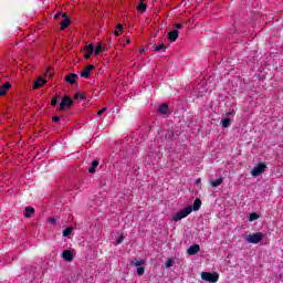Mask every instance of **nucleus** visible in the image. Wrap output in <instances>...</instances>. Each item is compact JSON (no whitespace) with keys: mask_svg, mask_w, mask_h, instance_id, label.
Masks as SVG:
<instances>
[{"mask_svg":"<svg viewBox=\"0 0 283 283\" xmlns=\"http://www.w3.org/2000/svg\"><path fill=\"white\" fill-rule=\"evenodd\" d=\"M244 239H245V242H248V244H260V242L264 240V233L256 232V233L248 234Z\"/></svg>","mask_w":283,"mask_h":283,"instance_id":"1","label":"nucleus"},{"mask_svg":"<svg viewBox=\"0 0 283 283\" xmlns=\"http://www.w3.org/2000/svg\"><path fill=\"white\" fill-rule=\"evenodd\" d=\"M54 19H63L61 22H60V30H65L67 28H70V23H72V21L70 20V18H67V13H62V12H57L55 15H54Z\"/></svg>","mask_w":283,"mask_h":283,"instance_id":"2","label":"nucleus"},{"mask_svg":"<svg viewBox=\"0 0 283 283\" xmlns=\"http://www.w3.org/2000/svg\"><path fill=\"white\" fill-rule=\"evenodd\" d=\"M193 211V208L191 206L186 207L184 210L177 212L174 217L172 220L175 222H180L184 218H187V216L191 214Z\"/></svg>","mask_w":283,"mask_h":283,"instance_id":"3","label":"nucleus"},{"mask_svg":"<svg viewBox=\"0 0 283 283\" xmlns=\"http://www.w3.org/2000/svg\"><path fill=\"white\" fill-rule=\"evenodd\" d=\"M201 280L205 282L216 283L218 280H220V275L217 272H202Z\"/></svg>","mask_w":283,"mask_h":283,"instance_id":"4","label":"nucleus"},{"mask_svg":"<svg viewBox=\"0 0 283 283\" xmlns=\"http://www.w3.org/2000/svg\"><path fill=\"white\" fill-rule=\"evenodd\" d=\"M74 105V101L69 95H64L62 102L60 103V112H65V109H70Z\"/></svg>","mask_w":283,"mask_h":283,"instance_id":"5","label":"nucleus"},{"mask_svg":"<svg viewBox=\"0 0 283 283\" xmlns=\"http://www.w3.org/2000/svg\"><path fill=\"white\" fill-rule=\"evenodd\" d=\"M264 169H266V164L259 163L251 171V176L258 178V176H262L264 174Z\"/></svg>","mask_w":283,"mask_h":283,"instance_id":"6","label":"nucleus"},{"mask_svg":"<svg viewBox=\"0 0 283 283\" xmlns=\"http://www.w3.org/2000/svg\"><path fill=\"white\" fill-rule=\"evenodd\" d=\"M78 78V75L76 73H70L64 77V81L69 83L70 85H74Z\"/></svg>","mask_w":283,"mask_h":283,"instance_id":"7","label":"nucleus"},{"mask_svg":"<svg viewBox=\"0 0 283 283\" xmlns=\"http://www.w3.org/2000/svg\"><path fill=\"white\" fill-rule=\"evenodd\" d=\"M92 70H94V65L90 64L85 66V69L81 72L82 78H90V75L92 74Z\"/></svg>","mask_w":283,"mask_h":283,"instance_id":"8","label":"nucleus"},{"mask_svg":"<svg viewBox=\"0 0 283 283\" xmlns=\"http://www.w3.org/2000/svg\"><path fill=\"white\" fill-rule=\"evenodd\" d=\"M48 83V80L43 77H39L34 83H33V90H41L45 84Z\"/></svg>","mask_w":283,"mask_h":283,"instance_id":"9","label":"nucleus"},{"mask_svg":"<svg viewBox=\"0 0 283 283\" xmlns=\"http://www.w3.org/2000/svg\"><path fill=\"white\" fill-rule=\"evenodd\" d=\"M62 258L65 260V262H73L74 261V254L70 250H64L62 252Z\"/></svg>","mask_w":283,"mask_h":283,"instance_id":"10","label":"nucleus"},{"mask_svg":"<svg viewBox=\"0 0 283 283\" xmlns=\"http://www.w3.org/2000/svg\"><path fill=\"white\" fill-rule=\"evenodd\" d=\"M178 30H172L168 33V40L170 41V43H176V41H178Z\"/></svg>","mask_w":283,"mask_h":283,"instance_id":"11","label":"nucleus"},{"mask_svg":"<svg viewBox=\"0 0 283 283\" xmlns=\"http://www.w3.org/2000/svg\"><path fill=\"white\" fill-rule=\"evenodd\" d=\"M86 54H84V59H90L92 54H94V44H88L84 48Z\"/></svg>","mask_w":283,"mask_h":283,"instance_id":"12","label":"nucleus"},{"mask_svg":"<svg viewBox=\"0 0 283 283\" xmlns=\"http://www.w3.org/2000/svg\"><path fill=\"white\" fill-rule=\"evenodd\" d=\"M200 252V245L199 244H193L191 245L188 250L187 253L188 255H196L197 253Z\"/></svg>","mask_w":283,"mask_h":283,"instance_id":"13","label":"nucleus"},{"mask_svg":"<svg viewBox=\"0 0 283 283\" xmlns=\"http://www.w3.org/2000/svg\"><path fill=\"white\" fill-rule=\"evenodd\" d=\"M12 87L10 82H6L1 87H0V96H6L8 94V91Z\"/></svg>","mask_w":283,"mask_h":283,"instance_id":"14","label":"nucleus"},{"mask_svg":"<svg viewBox=\"0 0 283 283\" xmlns=\"http://www.w3.org/2000/svg\"><path fill=\"white\" fill-rule=\"evenodd\" d=\"M200 207H202V200H200V198H197L191 206L192 211H200Z\"/></svg>","mask_w":283,"mask_h":283,"instance_id":"15","label":"nucleus"},{"mask_svg":"<svg viewBox=\"0 0 283 283\" xmlns=\"http://www.w3.org/2000/svg\"><path fill=\"white\" fill-rule=\"evenodd\" d=\"M159 114H168L169 112V105L167 104H161L158 108Z\"/></svg>","mask_w":283,"mask_h":283,"instance_id":"16","label":"nucleus"},{"mask_svg":"<svg viewBox=\"0 0 283 283\" xmlns=\"http://www.w3.org/2000/svg\"><path fill=\"white\" fill-rule=\"evenodd\" d=\"M98 167V160H94L88 168V174H96V168Z\"/></svg>","mask_w":283,"mask_h":283,"instance_id":"17","label":"nucleus"},{"mask_svg":"<svg viewBox=\"0 0 283 283\" xmlns=\"http://www.w3.org/2000/svg\"><path fill=\"white\" fill-rule=\"evenodd\" d=\"M24 211V218H32V213H34V209L32 207H25Z\"/></svg>","mask_w":283,"mask_h":283,"instance_id":"18","label":"nucleus"},{"mask_svg":"<svg viewBox=\"0 0 283 283\" xmlns=\"http://www.w3.org/2000/svg\"><path fill=\"white\" fill-rule=\"evenodd\" d=\"M137 11L138 12H147V4L145 2L140 1L139 4L137 6Z\"/></svg>","mask_w":283,"mask_h":283,"instance_id":"19","label":"nucleus"},{"mask_svg":"<svg viewBox=\"0 0 283 283\" xmlns=\"http://www.w3.org/2000/svg\"><path fill=\"white\" fill-rule=\"evenodd\" d=\"M222 182H224V179L222 177H220L216 181H210V185H211V187L216 188V187H220V185H222Z\"/></svg>","mask_w":283,"mask_h":283,"instance_id":"20","label":"nucleus"},{"mask_svg":"<svg viewBox=\"0 0 283 283\" xmlns=\"http://www.w3.org/2000/svg\"><path fill=\"white\" fill-rule=\"evenodd\" d=\"M132 266H143V264H145V260H138L135 259L130 262Z\"/></svg>","mask_w":283,"mask_h":283,"instance_id":"21","label":"nucleus"},{"mask_svg":"<svg viewBox=\"0 0 283 283\" xmlns=\"http://www.w3.org/2000/svg\"><path fill=\"white\" fill-rule=\"evenodd\" d=\"M115 36H120L123 34V24H117L116 30L114 32Z\"/></svg>","mask_w":283,"mask_h":283,"instance_id":"22","label":"nucleus"},{"mask_svg":"<svg viewBox=\"0 0 283 283\" xmlns=\"http://www.w3.org/2000/svg\"><path fill=\"white\" fill-rule=\"evenodd\" d=\"M59 101H61V96L55 95L51 101L52 107H56L59 105Z\"/></svg>","mask_w":283,"mask_h":283,"instance_id":"23","label":"nucleus"},{"mask_svg":"<svg viewBox=\"0 0 283 283\" xmlns=\"http://www.w3.org/2000/svg\"><path fill=\"white\" fill-rule=\"evenodd\" d=\"M221 125H222L223 128L227 129V127H229L231 125V119L230 118L221 119Z\"/></svg>","mask_w":283,"mask_h":283,"instance_id":"24","label":"nucleus"},{"mask_svg":"<svg viewBox=\"0 0 283 283\" xmlns=\"http://www.w3.org/2000/svg\"><path fill=\"white\" fill-rule=\"evenodd\" d=\"M260 219V214L259 213H255V212H252L250 213V222H255V220H259Z\"/></svg>","mask_w":283,"mask_h":283,"instance_id":"25","label":"nucleus"},{"mask_svg":"<svg viewBox=\"0 0 283 283\" xmlns=\"http://www.w3.org/2000/svg\"><path fill=\"white\" fill-rule=\"evenodd\" d=\"M72 231H73V229L72 228H66V229H64L63 230V237L64 238H67L69 235H72Z\"/></svg>","mask_w":283,"mask_h":283,"instance_id":"26","label":"nucleus"},{"mask_svg":"<svg viewBox=\"0 0 283 283\" xmlns=\"http://www.w3.org/2000/svg\"><path fill=\"white\" fill-rule=\"evenodd\" d=\"M166 269H171L174 266V259H168L165 263Z\"/></svg>","mask_w":283,"mask_h":283,"instance_id":"27","label":"nucleus"},{"mask_svg":"<svg viewBox=\"0 0 283 283\" xmlns=\"http://www.w3.org/2000/svg\"><path fill=\"white\" fill-rule=\"evenodd\" d=\"M75 101H77V98H80L81 101H83L85 98V94L84 93H76L74 96Z\"/></svg>","mask_w":283,"mask_h":283,"instance_id":"28","label":"nucleus"},{"mask_svg":"<svg viewBox=\"0 0 283 283\" xmlns=\"http://www.w3.org/2000/svg\"><path fill=\"white\" fill-rule=\"evenodd\" d=\"M137 275H139V276L145 275V268H143V266L137 268Z\"/></svg>","mask_w":283,"mask_h":283,"instance_id":"29","label":"nucleus"},{"mask_svg":"<svg viewBox=\"0 0 283 283\" xmlns=\"http://www.w3.org/2000/svg\"><path fill=\"white\" fill-rule=\"evenodd\" d=\"M103 50V46L99 44L95 48V56H98V54H101V51Z\"/></svg>","mask_w":283,"mask_h":283,"instance_id":"30","label":"nucleus"},{"mask_svg":"<svg viewBox=\"0 0 283 283\" xmlns=\"http://www.w3.org/2000/svg\"><path fill=\"white\" fill-rule=\"evenodd\" d=\"M160 50H166L165 44H159L155 46V52H160Z\"/></svg>","mask_w":283,"mask_h":283,"instance_id":"31","label":"nucleus"},{"mask_svg":"<svg viewBox=\"0 0 283 283\" xmlns=\"http://www.w3.org/2000/svg\"><path fill=\"white\" fill-rule=\"evenodd\" d=\"M105 112H107V107H104V108L99 109L97 112V116H103V114H105Z\"/></svg>","mask_w":283,"mask_h":283,"instance_id":"32","label":"nucleus"},{"mask_svg":"<svg viewBox=\"0 0 283 283\" xmlns=\"http://www.w3.org/2000/svg\"><path fill=\"white\" fill-rule=\"evenodd\" d=\"M52 120H53V123H60V122H61V116L54 115V116L52 117Z\"/></svg>","mask_w":283,"mask_h":283,"instance_id":"33","label":"nucleus"},{"mask_svg":"<svg viewBox=\"0 0 283 283\" xmlns=\"http://www.w3.org/2000/svg\"><path fill=\"white\" fill-rule=\"evenodd\" d=\"M172 28H175V30H181L182 24L176 23V24L172 25Z\"/></svg>","mask_w":283,"mask_h":283,"instance_id":"34","label":"nucleus"},{"mask_svg":"<svg viewBox=\"0 0 283 283\" xmlns=\"http://www.w3.org/2000/svg\"><path fill=\"white\" fill-rule=\"evenodd\" d=\"M232 114H235V112L234 111L229 112V113L226 114V116H232Z\"/></svg>","mask_w":283,"mask_h":283,"instance_id":"35","label":"nucleus"},{"mask_svg":"<svg viewBox=\"0 0 283 283\" xmlns=\"http://www.w3.org/2000/svg\"><path fill=\"white\" fill-rule=\"evenodd\" d=\"M50 222H51L52 224H54V223L56 222V219H55V218H51V219H50Z\"/></svg>","mask_w":283,"mask_h":283,"instance_id":"36","label":"nucleus"},{"mask_svg":"<svg viewBox=\"0 0 283 283\" xmlns=\"http://www.w3.org/2000/svg\"><path fill=\"white\" fill-rule=\"evenodd\" d=\"M120 242H123V237H119V238L117 239V244H120Z\"/></svg>","mask_w":283,"mask_h":283,"instance_id":"37","label":"nucleus"},{"mask_svg":"<svg viewBox=\"0 0 283 283\" xmlns=\"http://www.w3.org/2000/svg\"><path fill=\"white\" fill-rule=\"evenodd\" d=\"M129 43H132V40L130 39L126 40V44L129 45Z\"/></svg>","mask_w":283,"mask_h":283,"instance_id":"38","label":"nucleus"},{"mask_svg":"<svg viewBox=\"0 0 283 283\" xmlns=\"http://www.w3.org/2000/svg\"><path fill=\"white\" fill-rule=\"evenodd\" d=\"M200 181H201V179H200V178H199V179H197V180H196L197 185H198Z\"/></svg>","mask_w":283,"mask_h":283,"instance_id":"39","label":"nucleus"},{"mask_svg":"<svg viewBox=\"0 0 283 283\" xmlns=\"http://www.w3.org/2000/svg\"><path fill=\"white\" fill-rule=\"evenodd\" d=\"M139 52H140V54H143V52H145V49H142Z\"/></svg>","mask_w":283,"mask_h":283,"instance_id":"40","label":"nucleus"},{"mask_svg":"<svg viewBox=\"0 0 283 283\" xmlns=\"http://www.w3.org/2000/svg\"><path fill=\"white\" fill-rule=\"evenodd\" d=\"M142 2H144L145 0H140Z\"/></svg>","mask_w":283,"mask_h":283,"instance_id":"41","label":"nucleus"}]
</instances>
